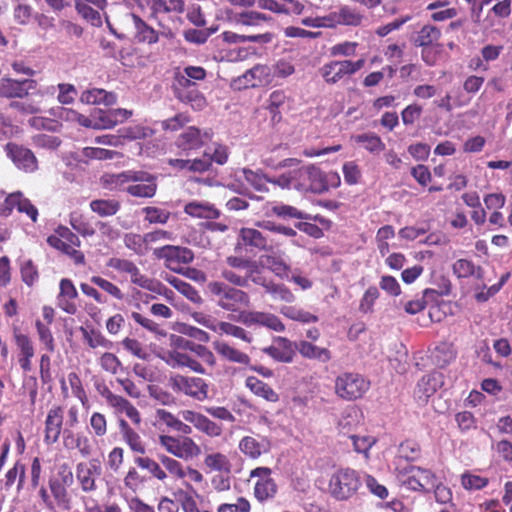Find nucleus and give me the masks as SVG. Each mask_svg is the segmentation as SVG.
Segmentation results:
<instances>
[{
    "label": "nucleus",
    "mask_w": 512,
    "mask_h": 512,
    "mask_svg": "<svg viewBox=\"0 0 512 512\" xmlns=\"http://www.w3.org/2000/svg\"><path fill=\"white\" fill-rule=\"evenodd\" d=\"M159 462L166 471L175 480H182L186 489L194 491L193 484L200 485L204 482L203 474L192 466H184L177 458L160 454Z\"/></svg>",
    "instance_id": "obj_7"
},
{
    "label": "nucleus",
    "mask_w": 512,
    "mask_h": 512,
    "mask_svg": "<svg viewBox=\"0 0 512 512\" xmlns=\"http://www.w3.org/2000/svg\"><path fill=\"white\" fill-rule=\"evenodd\" d=\"M90 209L100 217L115 215L121 208V204L115 199H95L89 204Z\"/></svg>",
    "instance_id": "obj_50"
},
{
    "label": "nucleus",
    "mask_w": 512,
    "mask_h": 512,
    "mask_svg": "<svg viewBox=\"0 0 512 512\" xmlns=\"http://www.w3.org/2000/svg\"><path fill=\"white\" fill-rule=\"evenodd\" d=\"M168 283L174 287L178 292L185 296L188 300L195 304L202 303V297L198 290L193 287L190 283L177 278L175 276L167 278Z\"/></svg>",
    "instance_id": "obj_52"
},
{
    "label": "nucleus",
    "mask_w": 512,
    "mask_h": 512,
    "mask_svg": "<svg viewBox=\"0 0 512 512\" xmlns=\"http://www.w3.org/2000/svg\"><path fill=\"white\" fill-rule=\"evenodd\" d=\"M457 352L452 343L442 342L432 352V361L439 368H445L456 359Z\"/></svg>",
    "instance_id": "obj_42"
},
{
    "label": "nucleus",
    "mask_w": 512,
    "mask_h": 512,
    "mask_svg": "<svg viewBox=\"0 0 512 512\" xmlns=\"http://www.w3.org/2000/svg\"><path fill=\"white\" fill-rule=\"evenodd\" d=\"M142 213L149 224H166L171 216L170 211L157 206H146L142 208Z\"/></svg>",
    "instance_id": "obj_59"
},
{
    "label": "nucleus",
    "mask_w": 512,
    "mask_h": 512,
    "mask_svg": "<svg viewBox=\"0 0 512 512\" xmlns=\"http://www.w3.org/2000/svg\"><path fill=\"white\" fill-rule=\"evenodd\" d=\"M135 173L141 174L143 178L131 180V183L126 188V192L135 198L154 197L158 189L157 177L143 170H135Z\"/></svg>",
    "instance_id": "obj_15"
},
{
    "label": "nucleus",
    "mask_w": 512,
    "mask_h": 512,
    "mask_svg": "<svg viewBox=\"0 0 512 512\" xmlns=\"http://www.w3.org/2000/svg\"><path fill=\"white\" fill-rule=\"evenodd\" d=\"M124 243L128 249L134 251L137 255H144L148 251L149 241L146 239V234H126L124 237Z\"/></svg>",
    "instance_id": "obj_62"
},
{
    "label": "nucleus",
    "mask_w": 512,
    "mask_h": 512,
    "mask_svg": "<svg viewBox=\"0 0 512 512\" xmlns=\"http://www.w3.org/2000/svg\"><path fill=\"white\" fill-rule=\"evenodd\" d=\"M286 99V94L282 90H275L270 94L267 110L273 124H277L282 120L281 107L285 104Z\"/></svg>",
    "instance_id": "obj_49"
},
{
    "label": "nucleus",
    "mask_w": 512,
    "mask_h": 512,
    "mask_svg": "<svg viewBox=\"0 0 512 512\" xmlns=\"http://www.w3.org/2000/svg\"><path fill=\"white\" fill-rule=\"evenodd\" d=\"M5 150L8 157L19 169L28 173H32L37 170L38 161L30 149L10 142L6 144Z\"/></svg>",
    "instance_id": "obj_13"
},
{
    "label": "nucleus",
    "mask_w": 512,
    "mask_h": 512,
    "mask_svg": "<svg viewBox=\"0 0 512 512\" xmlns=\"http://www.w3.org/2000/svg\"><path fill=\"white\" fill-rule=\"evenodd\" d=\"M238 448L245 457L256 460L263 454L268 453L271 449V445L266 437L257 439L253 436H244L240 439Z\"/></svg>",
    "instance_id": "obj_23"
},
{
    "label": "nucleus",
    "mask_w": 512,
    "mask_h": 512,
    "mask_svg": "<svg viewBox=\"0 0 512 512\" xmlns=\"http://www.w3.org/2000/svg\"><path fill=\"white\" fill-rule=\"evenodd\" d=\"M141 174L135 173V170H126L120 173H105L100 181L104 188L116 191H125L131 183V180L142 179Z\"/></svg>",
    "instance_id": "obj_27"
},
{
    "label": "nucleus",
    "mask_w": 512,
    "mask_h": 512,
    "mask_svg": "<svg viewBox=\"0 0 512 512\" xmlns=\"http://www.w3.org/2000/svg\"><path fill=\"white\" fill-rule=\"evenodd\" d=\"M216 328V333L219 334H226L247 343H251L253 340L252 336L244 328L230 322L219 321Z\"/></svg>",
    "instance_id": "obj_56"
},
{
    "label": "nucleus",
    "mask_w": 512,
    "mask_h": 512,
    "mask_svg": "<svg viewBox=\"0 0 512 512\" xmlns=\"http://www.w3.org/2000/svg\"><path fill=\"white\" fill-rule=\"evenodd\" d=\"M278 491V486L275 480L272 478L270 480H266L265 483H255L254 486V497L260 503H263L269 499H273Z\"/></svg>",
    "instance_id": "obj_60"
},
{
    "label": "nucleus",
    "mask_w": 512,
    "mask_h": 512,
    "mask_svg": "<svg viewBox=\"0 0 512 512\" xmlns=\"http://www.w3.org/2000/svg\"><path fill=\"white\" fill-rule=\"evenodd\" d=\"M132 116V111L127 109L99 110L94 118L95 129H111Z\"/></svg>",
    "instance_id": "obj_28"
},
{
    "label": "nucleus",
    "mask_w": 512,
    "mask_h": 512,
    "mask_svg": "<svg viewBox=\"0 0 512 512\" xmlns=\"http://www.w3.org/2000/svg\"><path fill=\"white\" fill-rule=\"evenodd\" d=\"M74 483L62 482L58 480L48 479V488L51 496L55 500L57 508L63 511H70L73 507L72 497L69 493V488Z\"/></svg>",
    "instance_id": "obj_29"
},
{
    "label": "nucleus",
    "mask_w": 512,
    "mask_h": 512,
    "mask_svg": "<svg viewBox=\"0 0 512 512\" xmlns=\"http://www.w3.org/2000/svg\"><path fill=\"white\" fill-rule=\"evenodd\" d=\"M239 237L245 246L256 248L258 250H267V239L257 229L254 228H242L239 233Z\"/></svg>",
    "instance_id": "obj_45"
},
{
    "label": "nucleus",
    "mask_w": 512,
    "mask_h": 512,
    "mask_svg": "<svg viewBox=\"0 0 512 512\" xmlns=\"http://www.w3.org/2000/svg\"><path fill=\"white\" fill-rule=\"evenodd\" d=\"M454 274L458 278L475 277L482 282V287L486 288L484 283V271L480 266H475L471 260L458 259L452 266Z\"/></svg>",
    "instance_id": "obj_40"
},
{
    "label": "nucleus",
    "mask_w": 512,
    "mask_h": 512,
    "mask_svg": "<svg viewBox=\"0 0 512 512\" xmlns=\"http://www.w3.org/2000/svg\"><path fill=\"white\" fill-rule=\"evenodd\" d=\"M302 174L307 176V183L304 189L314 193H322L329 188L325 173L315 165L302 166Z\"/></svg>",
    "instance_id": "obj_32"
},
{
    "label": "nucleus",
    "mask_w": 512,
    "mask_h": 512,
    "mask_svg": "<svg viewBox=\"0 0 512 512\" xmlns=\"http://www.w3.org/2000/svg\"><path fill=\"white\" fill-rule=\"evenodd\" d=\"M37 82L33 79L15 80L2 78L0 80V96L5 98H24L30 91H35Z\"/></svg>",
    "instance_id": "obj_18"
},
{
    "label": "nucleus",
    "mask_w": 512,
    "mask_h": 512,
    "mask_svg": "<svg viewBox=\"0 0 512 512\" xmlns=\"http://www.w3.org/2000/svg\"><path fill=\"white\" fill-rule=\"evenodd\" d=\"M396 476L404 487L417 492H429L437 482V478L431 470L414 465L403 469L397 468Z\"/></svg>",
    "instance_id": "obj_6"
},
{
    "label": "nucleus",
    "mask_w": 512,
    "mask_h": 512,
    "mask_svg": "<svg viewBox=\"0 0 512 512\" xmlns=\"http://www.w3.org/2000/svg\"><path fill=\"white\" fill-rule=\"evenodd\" d=\"M212 137L211 130L202 133L198 128L190 126L178 136L176 146L182 151L198 150L211 141Z\"/></svg>",
    "instance_id": "obj_16"
},
{
    "label": "nucleus",
    "mask_w": 512,
    "mask_h": 512,
    "mask_svg": "<svg viewBox=\"0 0 512 512\" xmlns=\"http://www.w3.org/2000/svg\"><path fill=\"white\" fill-rule=\"evenodd\" d=\"M134 463L141 469L147 470L151 476L158 481L165 482L167 479L166 471L161 467V463H158L156 460L144 456L139 455L134 458Z\"/></svg>",
    "instance_id": "obj_46"
},
{
    "label": "nucleus",
    "mask_w": 512,
    "mask_h": 512,
    "mask_svg": "<svg viewBox=\"0 0 512 512\" xmlns=\"http://www.w3.org/2000/svg\"><path fill=\"white\" fill-rule=\"evenodd\" d=\"M184 421L192 424L196 430L210 438L220 437L223 433V426L212 421L207 416L193 411L184 410L181 412Z\"/></svg>",
    "instance_id": "obj_14"
},
{
    "label": "nucleus",
    "mask_w": 512,
    "mask_h": 512,
    "mask_svg": "<svg viewBox=\"0 0 512 512\" xmlns=\"http://www.w3.org/2000/svg\"><path fill=\"white\" fill-rule=\"evenodd\" d=\"M222 39L230 44L254 42L267 44L274 37L273 33L266 31L265 33H235L232 31H224L221 34Z\"/></svg>",
    "instance_id": "obj_38"
},
{
    "label": "nucleus",
    "mask_w": 512,
    "mask_h": 512,
    "mask_svg": "<svg viewBox=\"0 0 512 512\" xmlns=\"http://www.w3.org/2000/svg\"><path fill=\"white\" fill-rule=\"evenodd\" d=\"M94 440L83 432L64 430L63 444L69 450H76L83 458H89L94 453Z\"/></svg>",
    "instance_id": "obj_19"
},
{
    "label": "nucleus",
    "mask_w": 512,
    "mask_h": 512,
    "mask_svg": "<svg viewBox=\"0 0 512 512\" xmlns=\"http://www.w3.org/2000/svg\"><path fill=\"white\" fill-rule=\"evenodd\" d=\"M159 446L173 457L189 461L201 455V447L190 436H172L161 434L158 436Z\"/></svg>",
    "instance_id": "obj_5"
},
{
    "label": "nucleus",
    "mask_w": 512,
    "mask_h": 512,
    "mask_svg": "<svg viewBox=\"0 0 512 512\" xmlns=\"http://www.w3.org/2000/svg\"><path fill=\"white\" fill-rule=\"evenodd\" d=\"M442 384L440 375L430 373L421 377L414 388L413 396L419 405H425Z\"/></svg>",
    "instance_id": "obj_25"
},
{
    "label": "nucleus",
    "mask_w": 512,
    "mask_h": 512,
    "mask_svg": "<svg viewBox=\"0 0 512 512\" xmlns=\"http://www.w3.org/2000/svg\"><path fill=\"white\" fill-rule=\"evenodd\" d=\"M184 212L196 218L217 219L220 217V211L213 205L196 201L187 203Z\"/></svg>",
    "instance_id": "obj_43"
},
{
    "label": "nucleus",
    "mask_w": 512,
    "mask_h": 512,
    "mask_svg": "<svg viewBox=\"0 0 512 512\" xmlns=\"http://www.w3.org/2000/svg\"><path fill=\"white\" fill-rule=\"evenodd\" d=\"M370 389V381L356 372H343L335 379V394L345 401L362 398Z\"/></svg>",
    "instance_id": "obj_4"
},
{
    "label": "nucleus",
    "mask_w": 512,
    "mask_h": 512,
    "mask_svg": "<svg viewBox=\"0 0 512 512\" xmlns=\"http://www.w3.org/2000/svg\"><path fill=\"white\" fill-rule=\"evenodd\" d=\"M280 313L288 319L304 324L316 323L319 320L317 315L296 306H283Z\"/></svg>",
    "instance_id": "obj_53"
},
{
    "label": "nucleus",
    "mask_w": 512,
    "mask_h": 512,
    "mask_svg": "<svg viewBox=\"0 0 512 512\" xmlns=\"http://www.w3.org/2000/svg\"><path fill=\"white\" fill-rule=\"evenodd\" d=\"M80 101L82 103L91 105H97L101 103L105 105H112L116 102V96L104 89L93 88L84 91L80 96Z\"/></svg>",
    "instance_id": "obj_44"
},
{
    "label": "nucleus",
    "mask_w": 512,
    "mask_h": 512,
    "mask_svg": "<svg viewBox=\"0 0 512 512\" xmlns=\"http://www.w3.org/2000/svg\"><path fill=\"white\" fill-rule=\"evenodd\" d=\"M361 485V477L356 470L339 468L329 478L328 492L334 499L344 501L354 496Z\"/></svg>",
    "instance_id": "obj_3"
},
{
    "label": "nucleus",
    "mask_w": 512,
    "mask_h": 512,
    "mask_svg": "<svg viewBox=\"0 0 512 512\" xmlns=\"http://www.w3.org/2000/svg\"><path fill=\"white\" fill-rule=\"evenodd\" d=\"M80 332L84 342L91 349L103 348L108 350L113 346V342L107 339L100 330L93 326L80 327Z\"/></svg>",
    "instance_id": "obj_41"
},
{
    "label": "nucleus",
    "mask_w": 512,
    "mask_h": 512,
    "mask_svg": "<svg viewBox=\"0 0 512 512\" xmlns=\"http://www.w3.org/2000/svg\"><path fill=\"white\" fill-rule=\"evenodd\" d=\"M246 387L256 396L269 402L279 401L278 393L267 383L255 376H248L245 380Z\"/></svg>",
    "instance_id": "obj_39"
},
{
    "label": "nucleus",
    "mask_w": 512,
    "mask_h": 512,
    "mask_svg": "<svg viewBox=\"0 0 512 512\" xmlns=\"http://www.w3.org/2000/svg\"><path fill=\"white\" fill-rule=\"evenodd\" d=\"M14 209H17L20 213H25L33 222L37 221V208L21 192L11 193L5 198L1 214L5 216L10 215Z\"/></svg>",
    "instance_id": "obj_17"
},
{
    "label": "nucleus",
    "mask_w": 512,
    "mask_h": 512,
    "mask_svg": "<svg viewBox=\"0 0 512 512\" xmlns=\"http://www.w3.org/2000/svg\"><path fill=\"white\" fill-rule=\"evenodd\" d=\"M356 143L361 144L365 150L372 154H379L386 148L380 136L373 132L362 133L354 137Z\"/></svg>",
    "instance_id": "obj_47"
},
{
    "label": "nucleus",
    "mask_w": 512,
    "mask_h": 512,
    "mask_svg": "<svg viewBox=\"0 0 512 512\" xmlns=\"http://www.w3.org/2000/svg\"><path fill=\"white\" fill-rule=\"evenodd\" d=\"M295 349L305 359L317 360L322 363H327L332 359V353L328 348L317 346L308 340L295 342Z\"/></svg>",
    "instance_id": "obj_30"
},
{
    "label": "nucleus",
    "mask_w": 512,
    "mask_h": 512,
    "mask_svg": "<svg viewBox=\"0 0 512 512\" xmlns=\"http://www.w3.org/2000/svg\"><path fill=\"white\" fill-rule=\"evenodd\" d=\"M98 364L102 370L111 375L118 374L123 368L121 360L111 352L103 353L98 359Z\"/></svg>",
    "instance_id": "obj_64"
},
{
    "label": "nucleus",
    "mask_w": 512,
    "mask_h": 512,
    "mask_svg": "<svg viewBox=\"0 0 512 512\" xmlns=\"http://www.w3.org/2000/svg\"><path fill=\"white\" fill-rule=\"evenodd\" d=\"M206 290L217 306L225 311L237 312L250 304V297L245 291L223 281H210Z\"/></svg>",
    "instance_id": "obj_1"
},
{
    "label": "nucleus",
    "mask_w": 512,
    "mask_h": 512,
    "mask_svg": "<svg viewBox=\"0 0 512 512\" xmlns=\"http://www.w3.org/2000/svg\"><path fill=\"white\" fill-rule=\"evenodd\" d=\"M271 21L272 17L268 16L267 14L252 10L238 13L234 17V23L237 26L245 28L246 30L252 29L253 31L261 28L263 23Z\"/></svg>",
    "instance_id": "obj_36"
},
{
    "label": "nucleus",
    "mask_w": 512,
    "mask_h": 512,
    "mask_svg": "<svg viewBox=\"0 0 512 512\" xmlns=\"http://www.w3.org/2000/svg\"><path fill=\"white\" fill-rule=\"evenodd\" d=\"M204 465L211 471L226 472L231 471V462L228 457L221 452L209 453L204 458Z\"/></svg>",
    "instance_id": "obj_54"
},
{
    "label": "nucleus",
    "mask_w": 512,
    "mask_h": 512,
    "mask_svg": "<svg viewBox=\"0 0 512 512\" xmlns=\"http://www.w3.org/2000/svg\"><path fill=\"white\" fill-rule=\"evenodd\" d=\"M238 81L243 82V88L266 86L272 82L271 69L268 65L257 64L239 77Z\"/></svg>",
    "instance_id": "obj_24"
},
{
    "label": "nucleus",
    "mask_w": 512,
    "mask_h": 512,
    "mask_svg": "<svg viewBox=\"0 0 512 512\" xmlns=\"http://www.w3.org/2000/svg\"><path fill=\"white\" fill-rule=\"evenodd\" d=\"M77 297L78 292L72 280L68 278L61 279L57 296L58 307L68 314H75L77 312V305L75 303Z\"/></svg>",
    "instance_id": "obj_26"
},
{
    "label": "nucleus",
    "mask_w": 512,
    "mask_h": 512,
    "mask_svg": "<svg viewBox=\"0 0 512 512\" xmlns=\"http://www.w3.org/2000/svg\"><path fill=\"white\" fill-rule=\"evenodd\" d=\"M398 454L400 458L407 461H416L421 456V447L415 440L407 439L400 443Z\"/></svg>",
    "instance_id": "obj_63"
},
{
    "label": "nucleus",
    "mask_w": 512,
    "mask_h": 512,
    "mask_svg": "<svg viewBox=\"0 0 512 512\" xmlns=\"http://www.w3.org/2000/svg\"><path fill=\"white\" fill-rule=\"evenodd\" d=\"M153 255L164 261V265L171 271L180 272L182 265L189 264L194 259L192 250L186 247L165 245L155 248Z\"/></svg>",
    "instance_id": "obj_9"
},
{
    "label": "nucleus",
    "mask_w": 512,
    "mask_h": 512,
    "mask_svg": "<svg viewBox=\"0 0 512 512\" xmlns=\"http://www.w3.org/2000/svg\"><path fill=\"white\" fill-rule=\"evenodd\" d=\"M295 342L286 337H276L274 344L263 348V352L282 363H291L295 356Z\"/></svg>",
    "instance_id": "obj_22"
},
{
    "label": "nucleus",
    "mask_w": 512,
    "mask_h": 512,
    "mask_svg": "<svg viewBox=\"0 0 512 512\" xmlns=\"http://www.w3.org/2000/svg\"><path fill=\"white\" fill-rule=\"evenodd\" d=\"M213 348L216 351V353L226 361L236 363L245 367L250 366V356L247 353L242 352L236 347L230 345L228 342L215 341L213 343Z\"/></svg>",
    "instance_id": "obj_33"
},
{
    "label": "nucleus",
    "mask_w": 512,
    "mask_h": 512,
    "mask_svg": "<svg viewBox=\"0 0 512 512\" xmlns=\"http://www.w3.org/2000/svg\"><path fill=\"white\" fill-rule=\"evenodd\" d=\"M64 425V407L53 405L44 421V443L53 445L58 442Z\"/></svg>",
    "instance_id": "obj_12"
},
{
    "label": "nucleus",
    "mask_w": 512,
    "mask_h": 512,
    "mask_svg": "<svg viewBox=\"0 0 512 512\" xmlns=\"http://www.w3.org/2000/svg\"><path fill=\"white\" fill-rule=\"evenodd\" d=\"M126 21L134 29V38L138 43L155 44L159 40V33L148 25L140 16L134 13L125 15Z\"/></svg>",
    "instance_id": "obj_21"
},
{
    "label": "nucleus",
    "mask_w": 512,
    "mask_h": 512,
    "mask_svg": "<svg viewBox=\"0 0 512 512\" xmlns=\"http://www.w3.org/2000/svg\"><path fill=\"white\" fill-rule=\"evenodd\" d=\"M101 474L102 467L98 459L79 462L76 465V480L80 490L85 494L93 493L98 489L97 479Z\"/></svg>",
    "instance_id": "obj_10"
},
{
    "label": "nucleus",
    "mask_w": 512,
    "mask_h": 512,
    "mask_svg": "<svg viewBox=\"0 0 512 512\" xmlns=\"http://www.w3.org/2000/svg\"><path fill=\"white\" fill-rule=\"evenodd\" d=\"M117 424L121 439L128 448L135 454L145 455L147 452V444L141 435L124 418H119Z\"/></svg>",
    "instance_id": "obj_20"
},
{
    "label": "nucleus",
    "mask_w": 512,
    "mask_h": 512,
    "mask_svg": "<svg viewBox=\"0 0 512 512\" xmlns=\"http://www.w3.org/2000/svg\"><path fill=\"white\" fill-rule=\"evenodd\" d=\"M168 383L177 394L185 395L197 401H204L208 398L209 385L203 378L175 374L169 378Z\"/></svg>",
    "instance_id": "obj_8"
},
{
    "label": "nucleus",
    "mask_w": 512,
    "mask_h": 512,
    "mask_svg": "<svg viewBox=\"0 0 512 512\" xmlns=\"http://www.w3.org/2000/svg\"><path fill=\"white\" fill-rule=\"evenodd\" d=\"M174 96L182 103L190 105L194 110H202L206 106V99L198 90V87L175 92Z\"/></svg>",
    "instance_id": "obj_51"
},
{
    "label": "nucleus",
    "mask_w": 512,
    "mask_h": 512,
    "mask_svg": "<svg viewBox=\"0 0 512 512\" xmlns=\"http://www.w3.org/2000/svg\"><path fill=\"white\" fill-rule=\"evenodd\" d=\"M166 362L172 368H188L189 370L199 374L206 373L203 365L186 352L178 350L170 351Z\"/></svg>",
    "instance_id": "obj_34"
},
{
    "label": "nucleus",
    "mask_w": 512,
    "mask_h": 512,
    "mask_svg": "<svg viewBox=\"0 0 512 512\" xmlns=\"http://www.w3.org/2000/svg\"><path fill=\"white\" fill-rule=\"evenodd\" d=\"M319 73L327 84H336L345 77H349L350 72L347 68L346 60H332L325 63Z\"/></svg>",
    "instance_id": "obj_31"
},
{
    "label": "nucleus",
    "mask_w": 512,
    "mask_h": 512,
    "mask_svg": "<svg viewBox=\"0 0 512 512\" xmlns=\"http://www.w3.org/2000/svg\"><path fill=\"white\" fill-rule=\"evenodd\" d=\"M155 131L145 125L135 124L122 129L121 137L127 140H143L154 135Z\"/></svg>",
    "instance_id": "obj_61"
},
{
    "label": "nucleus",
    "mask_w": 512,
    "mask_h": 512,
    "mask_svg": "<svg viewBox=\"0 0 512 512\" xmlns=\"http://www.w3.org/2000/svg\"><path fill=\"white\" fill-rule=\"evenodd\" d=\"M271 214L282 218V219H307V214L298 210L296 207L283 204L275 203L270 208Z\"/></svg>",
    "instance_id": "obj_58"
},
{
    "label": "nucleus",
    "mask_w": 512,
    "mask_h": 512,
    "mask_svg": "<svg viewBox=\"0 0 512 512\" xmlns=\"http://www.w3.org/2000/svg\"><path fill=\"white\" fill-rule=\"evenodd\" d=\"M29 95L32 96L31 99H27L26 101H15L12 102L10 106L25 114H36L40 112L44 93L40 91H32Z\"/></svg>",
    "instance_id": "obj_48"
},
{
    "label": "nucleus",
    "mask_w": 512,
    "mask_h": 512,
    "mask_svg": "<svg viewBox=\"0 0 512 512\" xmlns=\"http://www.w3.org/2000/svg\"><path fill=\"white\" fill-rule=\"evenodd\" d=\"M262 264L276 276L284 278L290 272V266L283 259L273 255H264L261 257Z\"/></svg>",
    "instance_id": "obj_57"
},
{
    "label": "nucleus",
    "mask_w": 512,
    "mask_h": 512,
    "mask_svg": "<svg viewBox=\"0 0 512 512\" xmlns=\"http://www.w3.org/2000/svg\"><path fill=\"white\" fill-rule=\"evenodd\" d=\"M461 486L467 491L482 490L489 484V479L476 475L471 471L466 470L460 476Z\"/></svg>",
    "instance_id": "obj_55"
},
{
    "label": "nucleus",
    "mask_w": 512,
    "mask_h": 512,
    "mask_svg": "<svg viewBox=\"0 0 512 512\" xmlns=\"http://www.w3.org/2000/svg\"><path fill=\"white\" fill-rule=\"evenodd\" d=\"M441 36L438 27L425 24L412 37L413 45L421 48V59L428 66H434L440 58L443 50V45L439 42Z\"/></svg>",
    "instance_id": "obj_2"
},
{
    "label": "nucleus",
    "mask_w": 512,
    "mask_h": 512,
    "mask_svg": "<svg viewBox=\"0 0 512 512\" xmlns=\"http://www.w3.org/2000/svg\"><path fill=\"white\" fill-rule=\"evenodd\" d=\"M106 265L121 274L128 275L132 284L147 290L153 289V280L143 274L133 261L112 257L107 261Z\"/></svg>",
    "instance_id": "obj_11"
},
{
    "label": "nucleus",
    "mask_w": 512,
    "mask_h": 512,
    "mask_svg": "<svg viewBox=\"0 0 512 512\" xmlns=\"http://www.w3.org/2000/svg\"><path fill=\"white\" fill-rule=\"evenodd\" d=\"M107 405L113 408L116 414L124 413L133 425L137 427L141 425L142 417L139 410L125 397L116 394L112 400L107 403Z\"/></svg>",
    "instance_id": "obj_35"
},
{
    "label": "nucleus",
    "mask_w": 512,
    "mask_h": 512,
    "mask_svg": "<svg viewBox=\"0 0 512 512\" xmlns=\"http://www.w3.org/2000/svg\"><path fill=\"white\" fill-rule=\"evenodd\" d=\"M334 28L337 26H360L364 20V15L357 9L347 5L339 7L338 10L332 11Z\"/></svg>",
    "instance_id": "obj_37"
}]
</instances>
